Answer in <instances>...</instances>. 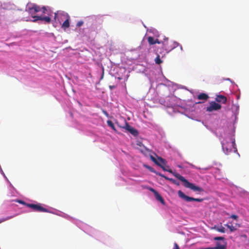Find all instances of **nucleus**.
<instances>
[{
  "mask_svg": "<svg viewBox=\"0 0 249 249\" xmlns=\"http://www.w3.org/2000/svg\"><path fill=\"white\" fill-rule=\"evenodd\" d=\"M159 166L161 167L163 171H167L169 173H172L176 178L182 182L184 186L186 188H189L196 192L200 193L204 192V189L203 188L198 186H196L194 184L189 182L186 179H185L183 176H181L178 173H173L171 169H167L166 167H168V166H167L166 165L163 166L159 165Z\"/></svg>",
  "mask_w": 249,
  "mask_h": 249,
  "instance_id": "1",
  "label": "nucleus"
},
{
  "mask_svg": "<svg viewBox=\"0 0 249 249\" xmlns=\"http://www.w3.org/2000/svg\"><path fill=\"white\" fill-rule=\"evenodd\" d=\"M57 18H59L61 20L65 19L64 22L62 24V28L66 29L70 27V17L67 13L63 12L60 13H55L54 17V20H56Z\"/></svg>",
  "mask_w": 249,
  "mask_h": 249,
  "instance_id": "2",
  "label": "nucleus"
},
{
  "mask_svg": "<svg viewBox=\"0 0 249 249\" xmlns=\"http://www.w3.org/2000/svg\"><path fill=\"white\" fill-rule=\"evenodd\" d=\"M222 149L224 152L226 154H229L231 153L232 149L234 152L237 151V148L235 147V141H231V142L226 141L222 142Z\"/></svg>",
  "mask_w": 249,
  "mask_h": 249,
  "instance_id": "3",
  "label": "nucleus"
},
{
  "mask_svg": "<svg viewBox=\"0 0 249 249\" xmlns=\"http://www.w3.org/2000/svg\"><path fill=\"white\" fill-rule=\"evenodd\" d=\"M213 240L216 241V246L208 248L207 249H227V242L223 237H215Z\"/></svg>",
  "mask_w": 249,
  "mask_h": 249,
  "instance_id": "4",
  "label": "nucleus"
},
{
  "mask_svg": "<svg viewBox=\"0 0 249 249\" xmlns=\"http://www.w3.org/2000/svg\"><path fill=\"white\" fill-rule=\"evenodd\" d=\"M26 206L31 208L33 211L38 212L49 213L50 211L41 206V204H26Z\"/></svg>",
  "mask_w": 249,
  "mask_h": 249,
  "instance_id": "5",
  "label": "nucleus"
},
{
  "mask_svg": "<svg viewBox=\"0 0 249 249\" xmlns=\"http://www.w3.org/2000/svg\"><path fill=\"white\" fill-rule=\"evenodd\" d=\"M178 196L184 199L186 202H190L192 201L197 202H202L204 200V198H195L189 196H186L181 191L179 190L178 192Z\"/></svg>",
  "mask_w": 249,
  "mask_h": 249,
  "instance_id": "6",
  "label": "nucleus"
},
{
  "mask_svg": "<svg viewBox=\"0 0 249 249\" xmlns=\"http://www.w3.org/2000/svg\"><path fill=\"white\" fill-rule=\"evenodd\" d=\"M117 124H118V126L121 128L125 129L126 131L130 133L134 136H137L139 134L138 130L131 126L125 121H124V126L119 125L118 123H117Z\"/></svg>",
  "mask_w": 249,
  "mask_h": 249,
  "instance_id": "7",
  "label": "nucleus"
},
{
  "mask_svg": "<svg viewBox=\"0 0 249 249\" xmlns=\"http://www.w3.org/2000/svg\"><path fill=\"white\" fill-rule=\"evenodd\" d=\"M221 107H222L220 104L213 101L211 102L210 103V105L207 107L206 111L209 112H212L214 110L216 111L220 109Z\"/></svg>",
  "mask_w": 249,
  "mask_h": 249,
  "instance_id": "8",
  "label": "nucleus"
},
{
  "mask_svg": "<svg viewBox=\"0 0 249 249\" xmlns=\"http://www.w3.org/2000/svg\"><path fill=\"white\" fill-rule=\"evenodd\" d=\"M47 14L48 15V16H32V18H34L33 21L36 22L37 20H42L44 21L47 23H50L51 21L50 16H51V15H50L49 13H47Z\"/></svg>",
  "mask_w": 249,
  "mask_h": 249,
  "instance_id": "9",
  "label": "nucleus"
},
{
  "mask_svg": "<svg viewBox=\"0 0 249 249\" xmlns=\"http://www.w3.org/2000/svg\"><path fill=\"white\" fill-rule=\"evenodd\" d=\"M158 159H156L153 156H150V159L156 164L159 166V165L161 166L166 165V161L165 160L160 157H157Z\"/></svg>",
  "mask_w": 249,
  "mask_h": 249,
  "instance_id": "10",
  "label": "nucleus"
},
{
  "mask_svg": "<svg viewBox=\"0 0 249 249\" xmlns=\"http://www.w3.org/2000/svg\"><path fill=\"white\" fill-rule=\"evenodd\" d=\"M170 43L171 44V46L167 47L166 46V45L168 44V41H164V42L163 43V46H164V48H165V50L166 51L167 53L171 51L174 48L177 47L179 45V43L175 41H171Z\"/></svg>",
  "mask_w": 249,
  "mask_h": 249,
  "instance_id": "11",
  "label": "nucleus"
},
{
  "mask_svg": "<svg viewBox=\"0 0 249 249\" xmlns=\"http://www.w3.org/2000/svg\"><path fill=\"white\" fill-rule=\"evenodd\" d=\"M215 100L217 102H221L223 104H226L227 101V98L226 96L220 94L216 96Z\"/></svg>",
  "mask_w": 249,
  "mask_h": 249,
  "instance_id": "12",
  "label": "nucleus"
},
{
  "mask_svg": "<svg viewBox=\"0 0 249 249\" xmlns=\"http://www.w3.org/2000/svg\"><path fill=\"white\" fill-rule=\"evenodd\" d=\"M34 8H33L32 3H28L27 5V7L26 11H27L30 15L32 16H34L33 15L35 14L36 13L34 10Z\"/></svg>",
  "mask_w": 249,
  "mask_h": 249,
  "instance_id": "13",
  "label": "nucleus"
},
{
  "mask_svg": "<svg viewBox=\"0 0 249 249\" xmlns=\"http://www.w3.org/2000/svg\"><path fill=\"white\" fill-rule=\"evenodd\" d=\"M208 98H209L208 95L207 94L204 93H201L199 94L197 96V98L199 100H207L208 99Z\"/></svg>",
  "mask_w": 249,
  "mask_h": 249,
  "instance_id": "14",
  "label": "nucleus"
},
{
  "mask_svg": "<svg viewBox=\"0 0 249 249\" xmlns=\"http://www.w3.org/2000/svg\"><path fill=\"white\" fill-rule=\"evenodd\" d=\"M155 196L157 200L160 201L162 204H165L164 200L158 193L157 194H156Z\"/></svg>",
  "mask_w": 249,
  "mask_h": 249,
  "instance_id": "15",
  "label": "nucleus"
},
{
  "mask_svg": "<svg viewBox=\"0 0 249 249\" xmlns=\"http://www.w3.org/2000/svg\"><path fill=\"white\" fill-rule=\"evenodd\" d=\"M213 229H214L216 231L221 232V233L225 232V229L222 226H221L219 227H216V226H215L213 228Z\"/></svg>",
  "mask_w": 249,
  "mask_h": 249,
  "instance_id": "16",
  "label": "nucleus"
},
{
  "mask_svg": "<svg viewBox=\"0 0 249 249\" xmlns=\"http://www.w3.org/2000/svg\"><path fill=\"white\" fill-rule=\"evenodd\" d=\"M107 125L110 126L115 132H117V131L115 127V126L114 125V124L112 123L111 121L108 120L107 121Z\"/></svg>",
  "mask_w": 249,
  "mask_h": 249,
  "instance_id": "17",
  "label": "nucleus"
},
{
  "mask_svg": "<svg viewBox=\"0 0 249 249\" xmlns=\"http://www.w3.org/2000/svg\"><path fill=\"white\" fill-rule=\"evenodd\" d=\"M225 226L229 229L231 232L237 230L235 227L233 226L232 225H230L228 224H225Z\"/></svg>",
  "mask_w": 249,
  "mask_h": 249,
  "instance_id": "18",
  "label": "nucleus"
},
{
  "mask_svg": "<svg viewBox=\"0 0 249 249\" xmlns=\"http://www.w3.org/2000/svg\"><path fill=\"white\" fill-rule=\"evenodd\" d=\"M33 4V8H34V11L36 12V13H37L38 12H39L41 11V8L39 6L37 5L36 4Z\"/></svg>",
  "mask_w": 249,
  "mask_h": 249,
  "instance_id": "19",
  "label": "nucleus"
},
{
  "mask_svg": "<svg viewBox=\"0 0 249 249\" xmlns=\"http://www.w3.org/2000/svg\"><path fill=\"white\" fill-rule=\"evenodd\" d=\"M15 216H16V215H11V216H7V217H5V218H0V223L3 222L5 221L6 220H9V219H10L11 218H13Z\"/></svg>",
  "mask_w": 249,
  "mask_h": 249,
  "instance_id": "20",
  "label": "nucleus"
},
{
  "mask_svg": "<svg viewBox=\"0 0 249 249\" xmlns=\"http://www.w3.org/2000/svg\"><path fill=\"white\" fill-rule=\"evenodd\" d=\"M147 41L150 45L155 44V39L152 36H148L147 38Z\"/></svg>",
  "mask_w": 249,
  "mask_h": 249,
  "instance_id": "21",
  "label": "nucleus"
},
{
  "mask_svg": "<svg viewBox=\"0 0 249 249\" xmlns=\"http://www.w3.org/2000/svg\"><path fill=\"white\" fill-rule=\"evenodd\" d=\"M155 61L156 63L157 64H160L162 62V61L161 60V59L160 58V56L159 54L157 55V57H156V58L155 59Z\"/></svg>",
  "mask_w": 249,
  "mask_h": 249,
  "instance_id": "22",
  "label": "nucleus"
},
{
  "mask_svg": "<svg viewBox=\"0 0 249 249\" xmlns=\"http://www.w3.org/2000/svg\"><path fill=\"white\" fill-rule=\"evenodd\" d=\"M143 166L151 172L156 173V171L154 170V169L153 167L146 164H144Z\"/></svg>",
  "mask_w": 249,
  "mask_h": 249,
  "instance_id": "23",
  "label": "nucleus"
},
{
  "mask_svg": "<svg viewBox=\"0 0 249 249\" xmlns=\"http://www.w3.org/2000/svg\"><path fill=\"white\" fill-rule=\"evenodd\" d=\"M84 24V22L83 21H78L77 24H76V26L77 27H80L82 25H83V24Z\"/></svg>",
  "mask_w": 249,
  "mask_h": 249,
  "instance_id": "24",
  "label": "nucleus"
},
{
  "mask_svg": "<svg viewBox=\"0 0 249 249\" xmlns=\"http://www.w3.org/2000/svg\"><path fill=\"white\" fill-rule=\"evenodd\" d=\"M41 10L42 11V13L43 14H45L46 13V12L48 11V10H47L45 6H43V7H41Z\"/></svg>",
  "mask_w": 249,
  "mask_h": 249,
  "instance_id": "25",
  "label": "nucleus"
},
{
  "mask_svg": "<svg viewBox=\"0 0 249 249\" xmlns=\"http://www.w3.org/2000/svg\"><path fill=\"white\" fill-rule=\"evenodd\" d=\"M231 218H233L235 220H237L238 218V216L237 215L235 214H232L231 216Z\"/></svg>",
  "mask_w": 249,
  "mask_h": 249,
  "instance_id": "26",
  "label": "nucleus"
},
{
  "mask_svg": "<svg viewBox=\"0 0 249 249\" xmlns=\"http://www.w3.org/2000/svg\"><path fill=\"white\" fill-rule=\"evenodd\" d=\"M173 249H179V247L177 243H174Z\"/></svg>",
  "mask_w": 249,
  "mask_h": 249,
  "instance_id": "27",
  "label": "nucleus"
},
{
  "mask_svg": "<svg viewBox=\"0 0 249 249\" xmlns=\"http://www.w3.org/2000/svg\"><path fill=\"white\" fill-rule=\"evenodd\" d=\"M150 190L154 194V195H155L156 194H157L158 193L155 189H154L153 188H151L150 189Z\"/></svg>",
  "mask_w": 249,
  "mask_h": 249,
  "instance_id": "28",
  "label": "nucleus"
},
{
  "mask_svg": "<svg viewBox=\"0 0 249 249\" xmlns=\"http://www.w3.org/2000/svg\"><path fill=\"white\" fill-rule=\"evenodd\" d=\"M156 174L162 178H165V177H166L165 176H164V175L160 173H159V172H156Z\"/></svg>",
  "mask_w": 249,
  "mask_h": 249,
  "instance_id": "29",
  "label": "nucleus"
},
{
  "mask_svg": "<svg viewBox=\"0 0 249 249\" xmlns=\"http://www.w3.org/2000/svg\"><path fill=\"white\" fill-rule=\"evenodd\" d=\"M172 182L174 184L177 185H179V182H178L177 181H176V180L174 179L172 180Z\"/></svg>",
  "mask_w": 249,
  "mask_h": 249,
  "instance_id": "30",
  "label": "nucleus"
},
{
  "mask_svg": "<svg viewBox=\"0 0 249 249\" xmlns=\"http://www.w3.org/2000/svg\"><path fill=\"white\" fill-rule=\"evenodd\" d=\"M116 86H114V85H110L109 86V88L110 89V90H112L113 89H115L116 88Z\"/></svg>",
  "mask_w": 249,
  "mask_h": 249,
  "instance_id": "31",
  "label": "nucleus"
},
{
  "mask_svg": "<svg viewBox=\"0 0 249 249\" xmlns=\"http://www.w3.org/2000/svg\"><path fill=\"white\" fill-rule=\"evenodd\" d=\"M155 44L156 43H158V44H160V42L159 40L158 39H155Z\"/></svg>",
  "mask_w": 249,
  "mask_h": 249,
  "instance_id": "32",
  "label": "nucleus"
},
{
  "mask_svg": "<svg viewBox=\"0 0 249 249\" xmlns=\"http://www.w3.org/2000/svg\"><path fill=\"white\" fill-rule=\"evenodd\" d=\"M165 179H166V180H169L170 181L172 182V180L173 179V178H168V177H165Z\"/></svg>",
  "mask_w": 249,
  "mask_h": 249,
  "instance_id": "33",
  "label": "nucleus"
},
{
  "mask_svg": "<svg viewBox=\"0 0 249 249\" xmlns=\"http://www.w3.org/2000/svg\"><path fill=\"white\" fill-rule=\"evenodd\" d=\"M18 202L21 204H24L25 205H26V204H27L26 203L24 202L22 200H19Z\"/></svg>",
  "mask_w": 249,
  "mask_h": 249,
  "instance_id": "34",
  "label": "nucleus"
},
{
  "mask_svg": "<svg viewBox=\"0 0 249 249\" xmlns=\"http://www.w3.org/2000/svg\"><path fill=\"white\" fill-rule=\"evenodd\" d=\"M103 113H104V114H105L106 116H107V117H108V114L107 112L106 111L104 110V111H103Z\"/></svg>",
  "mask_w": 249,
  "mask_h": 249,
  "instance_id": "35",
  "label": "nucleus"
},
{
  "mask_svg": "<svg viewBox=\"0 0 249 249\" xmlns=\"http://www.w3.org/2000/svg\"><path fill=\"white\" fill-rule=\"evenodd\" d=\"M104 74V69H103V72H102V76H101V79H102L103 78Z\"/></svg>",
  "mask_w": 249,
  "mask_h": 249,
  "instance_id": "36",
  "label": "nucleus"
},
{
  "mask_svg": "<svg viewBox=\"0 0 249 249\" xmlns=\"http://www.w3.org/2000/svg\"><path fill=\"white\" fill-rule=\"evenodd\" d=\"M118 79L119 80H121L122 78L121 77H118Z\"/></svg>",
  "mask_w": 249,
  "mask_h": 249,
  "instance_id": "37",
  "label": "nucleus"
},
{
  "mask_svg": "<svg viewBox=\"0 0 249 249\" xmlns=\"http://www.w3.org/2000/svg\"><path fill=\"white\" fill-rule=\"evenodd\" d=\"M197 103L199 104V103H201V102H198Z\"/></svg>",
  "mask_w": 249,
  "mask_h": 249,
  "instance_id": "38",
  "label": "nucleus"
}]
</instances>
